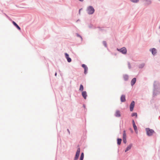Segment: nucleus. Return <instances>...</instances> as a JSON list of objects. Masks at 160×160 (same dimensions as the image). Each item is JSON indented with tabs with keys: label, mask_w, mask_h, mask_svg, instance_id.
<instances>
[{
	"label": "nucleus",
	"mask_w": 160,
	"mask_h": 160,
	"mask_svg": "<svg viewBox=\"0 0 160 160\" xmlns=\"http://www.w3.org/2000/svg\"><path fill=\"white\" fill-rule=\"evenodd\" d=\"M80 10H79V13H80Z\"/></svg>",
	"instance_id": "nucleus-30"
},
{
	"label": "nucleus",
	"mask_w": 160,
	"mask_h": 160,
	"mask_svg": "<svg viewBox=\"0 0 160 160\" xmlns=\"http://www.w3.org/2000/svg\"><path fill=\"white\" fill-rule=\"evenodd\" d=\"M82 67L84 68V69L86 68H87L86 65L84 64H83L82 65Z\"/></svg>",
	"instance_id": "nucleus-25"
},
{
	"label": "nucleus",
	"mask_w": 160,
	"mask_h": 160,
	"mask_svg": "<svg viewBox=\"0 0 160 160\" xmlns=\"http://www.w3.org/2000/svg\"><path fill=\"white\" fill-rule=\"evenodd\" d=\"M87 11L89 14H91L94 12L95 10L92 6H90L87 8Z\"/></svg>",
	"instance_id": "nucleus-2"
},
{
	"label": "nucleus",
	"mask_w": 160,
	"mask_h": 160,
	"mask_svg": "<svg viewBox=\"0 0 160 160\" xmlns=\"http://www.w3.org/2000/svg\"><path fill=\"white\" fill-rule=\"evenodd\" d=\"M84 69V73L85 74H86L87 73V71L88 70V68H86Z\"/></svg>",
	"instance_id": "nucleus-21"
},
{
	"label": "nucleus",
	"mask_w": 160,
	"mask_h": 160,
	"mask_svg": "<svg viewBox=\"0 0 160 160\" xmlns=\"http://www.w3.org/2000/svg\"><path fill=\"white\" fill-rule=\"evenodd\" d=\"M84 153L83 152H82L81 153V156L80 158V160H83V158H84Z\"/></svg>",
	"instance_id": "nucleus-19"
},
{
	"label": "nucleus",
	"mask_w": 160,
	"mask_h": 160,
	"mask_svg": "<svg viewBox=\"0 0 160 160\" xmlns=\"http://www.w3.org/2000/svg\"><path fill=\"white\" fill-rule=\"evenodd\" d=\"M80 151V148H78L77 151L75 156L74 160H77L79 155Z\"/></svg>",
	"instance_id": "nucleus-3"
},
{
	"label": "nucleus",
	"mask_w": 160,
	"mask_h": 160,
	"mask_svg": "<svg viewBox=\"0 0 160 160\" xmlns=\"http://www.w3.org/2000/svg\"><path fill=\"white\" fill-rule=\"evenodd\" d=\"M77 36H78V37H80V38H81L82 40V38L81 37V36H80V35H79V34H77Z\"/></svg>",
	"instance_id": "nucleus-28"
},
{
	"label": "nucleus",
	"mask_w": 160,
	"mask_h": 160,
	"mask_svg": "<svg viewBox=\"0 0 160 160\" xmlns=\"http://www.w3.org/2000/svg\"><path fill=\"white\" fill-rule=\"evenodd\" d=\"M147 135L149 136H151L155 133L154 131L149 128H146V129Z\"/></svg>",
	"instance_id": "nucleus-1"
},
{
	"label": "nucleus",
	"mask_w": 160,
	"mask_h": 160,
	"mask_svg": "<svg viewBox=\"0 0 160 160\" xmlns=\"http://www.w3.org/2000/svg\"><path fill=\"white\" fill-rule=\"evenodd\" d=\"M57 72H56L55 73V76H57Z\"/></svg>",
	"instance_id": "nucleus-29"
},
{
	"label": "nucleus",
	"mask_w": 160,
	"mask_h": 160,
	"mask_svg": "<svg viewBox=\"0 0 160 160\" xmlns=\"http://www.w3.org/2000/svg\"><path fill=\"white\" fill-rule=\"evenodd\" d=\"M118 51L122 52V53L125 54L126 53L127 50L126 48L123 47L120 49H118Z\"/></svg>",
	"instance_id": "nucleus-4"
},
{
	"label": "nucleus",
	"mask_w": 160,
	"mask_h": 160,
	"mask_svg": "<svg viewBox=\"0 0 160 160\" xmlns=\"http://www.w3.org/2000/svg\"><path fill=\"white\" fill-rule=\"evenodd\" d=\"M83 90V85L82 84L80 85V88H79V90L81 91H82Z\"/></svg>",
	"instance_id": "nucleus-20"
},
{
	"label": "nucleus",
	"mask_w": 160,
	"mask_h": 160,
	"mask_svg": "<svg viewBox=\"0 0 160 160\" xmlns=\"http://www.w3.org/2000/svg\"><path fill=\"white\" fill-rule=\"evenodd\" d=\"M82 95L84 99H86L87 96V93L86 91H83L82 92Z\"/></svg>",
	"instance_id": "nucleus-8"
},
{
	"label": "nucleus",
	"mask_w": 160,
	"mask_h": 160,
	"mask_svg": "<svg viewBox=\"0 0 160 160\" xmlns=\"http://www.w3.org/2000/svg\"><path fill=\"white\" fill-rule=\"evenodd\" d=\"M132 146V144H129L126 148V149L125 150V152H127L128 151L130 150Z\"/></svg>",
	"instance_id": "nucleus-9"
},
{
	"label": "nucleus",
	"mask_w": 160,
	"mask_h": 160,
	"mask_svg": "<svg viewBox=\"0 0 160 160\" xmlns=\"http://www.w3.org/2000/svg\"><path fill=\"white\" fill-rule=\"evenodd\" d=\"M115 115L116 117H120L121 116L120 112L119 110H117L115 113Z\"/></svg>",
	"instance_id": "nucleus-7"
},
{
	"label": "nucleus",
	"mask_w": 160,
	"mask_h": 160,
	"mask_svg": "<svg viewBox=\"0 0 160 160\" xmlns=\"http://www.w3.org/2000/svg\"><path fill=\"white\" fill-rule=\"evenodd\" d=\"M123 78L125 80H127L128 79V75H125L124 76Z\"/></svg>",
	"instance_id": "nucleus-18"
},
{
	"label": "nucleus",
	"mask_w": 160,
	"mask_h": 160,
	"mask_svg": "<svg viewBox=\"0 0 160 160\" xmlns=\"http://www.w3.org/2000/svg\"><path fill=\"white\" fill-rule=\"evenodd\" d=\"M123 141L124 143H126L127 142L126 138H123Z\"/></svg>",
	"instance_id": "nucleus-23"
},
{
	"label": "nucleus",
	"mask_w": 160,
	"mask_h": 160,
	"mask_svg": "<svg viewBox=\"0 0 160 160\" xmlns=\"http://www.w3.org/2000/svg\"><path fill=\"white\" fill-rule=\"evenodd\" d=\"M103 44H104V46L106 47H107V44H106V43L105 42V41H104L103 42Z\"/></svg>",
	"instance_id": "nucleus-26"
},
{
	"label": "nucleus",
	"mask_w": 160,
	"mask_h": 160,
	"mask_svg": "<svg viewBox=\"0 0 160 160\" xmlns=\"http://www.w3.org/2000/svg\"><path fill=\"white\" fill-rule=\"evenodd\" d=\"M152 54L155 55L156 53V50L154 48H153L152 50Z\"/></svg>",
	"instance_id": "nucleus-14"
},
{
	"label": "nucleus",
	"mask_w": 160,
	"mask_h": 160,
	"mask_svg": "<svg viewBox=\"0 0 160 160\" xmlns=\"http://www.w3.org/2000/svg\"><path fill=\"white\" fill-rule=\"evenodd\" d=\"M151 2L150 0H145V4H149Z\"/></svg>",
	"instance_id": "nucleus-15"
},
{
	"label": "nucleus",
	"mask_w": 160,
	"mask_h": 160,
	"mask_svg": "<svg viewBox=\"0 0 160 160\" xmlns=\"http://www.w3.org/2000/svg\"><path fill=\"white\" fill-rule=\"evenodd\" d=\"M121 101L122 102H124L126 101L125 96L124 95H122L121 97Z\"/></svg>",
	"instance_id": "nucleus-10"
},
{
	"label": "nucleus",
	"mask_w": 160,
	"mask_h": 160,
	"mask_svg": "<svg viewBox=\"0 0 160 160\" xmlns=\"http://www.w3.org/2000/svg\"><path fill=\"white\" fill-rule=\"evenodd\" d=\"M13 25L15 26L19 30H21V28L20 27L17 25V24L14 21H12V22Z\"/></svg>",
	"instance_id": "nucleus-12"
},
{
	"label": "nucleus",
	"mask_w": 160,
	"mask_h": 160,
	"mask_svg": "<svg viewBox=\"0 0 160 160\" xmlns=\"http://www.w3.org/2000/svg\"><path fill=\"white\" fill-rule=\"evenodd\" d=\"M132 124H133V126L135 125V122L133 120V121H132Z\"/></svg>",
	"instance_id": "nucleus-27"
},
{
	"label": "nucleus",
	"mask_w": 160,
	"mask_h": 160,
	"mask_svg": "<svg viewBox=\"0 0 160 160\" xmlns=\"http://www.w3.org/2000/svg\"><path fill=\"white\" fill-rule=\"evenodd\" d=\"M132 116H136L137 117V115L136 113H133L132 114Z\"/></svg>",
	"instance_id": "nucleus-24"
},
{
	"label": "nucleus",
	"mask_w": 160,
	"mask_h": 160,
	"mask_svg": "<svg viewBox=\"0 0 160 160\" xmlns=\"http://www.w3.org/2000/svg\"><path fill=\"white\" fill-rule=\"evenodd\" d=\"M136 78H133L131 81V84L133 86L136 82Z\"/></svg>",
	"instance_id": "nucleus-11"
},
{
	"label": "nucleus",
	"mask_w": 160,
	"mask_h": 160,
	"mask_svg": "<svg viewBox=\"0 0 160 160\" xmlns=\"http://www.w3.org/2000/svg\"><path fill=\"white\" fill-rule=\"evenodd\" d=\"M65 57L67 58L68 61L69 62H70L71 61V59L70 58H69L68 54L67 53H65Z\"/></svg>",
	"instance_id": "nucleus-6"
},
{
	"label": "nucleus",
	"mask_w": 160,
	"mask_h": 160,
	"mask_svg": "<svg viewBox=\"0 0 160 160\" xmlns=\"http://www.w3.org/2000/svg\"><path fill=\"white\" fill-rule=\"evenodd\" d=\"M133 126V128L134 129V130H135V132L136 133V134H138V130L137 128V126L135 125H134Z\"/></svg>",
	"instance_id": "nucleus-13"
},
{
	"label": "nucleus",
	"mask_w": 160,
	"mask_h": 160,
	"mask_svg": "<svg viewBox=\"0 0 160 160\" xmlns=\"http://www.w3.org/2000/svg\"><path fill=\"white\" fill-rule=\"evenodd\" d=\"M159 28L160 29V27H159Z\"/></svg>",
	"instance_id": "nucleus-31"
},
{
	"label": "nucleus",
	"mask_w": 160,
	"mask_h": 160,
	"mask_svg": "<svg viewBox=\"0 0 160 160\" xmlns=\"http://www.w3.org/2000/svg\"><path fill=\"white\" fill-rule=\"evenodd\" d=\"M123 138H126V134L125 130L123 131Z\"/></svg>",
	"instance_id": "nucleus-17"
},
{
	"label": "nucleus",
	"mask_w": 160,
	"mask_h": 160,
	"mask_svg": "<svg viewBox=\"0 0 160 160\" xmlns=\"http://www.w3.org/2000/svg\"><path fill=\"white\" fill-rule=\"evenodd\" d=\"M132 2H133L136 3L138 2L139 0H130Z\"/></svg>",
	"instance_id": "nucleus-22"
},
{
	"label": "nucleus",
	"mask_w": 160,
	"mask_h": 160,
	"mask_svg": "<svg viewBox=\"0 0 160 160\" xmlns=\"http://www.w3.org/2000/svg\"><path fill=\"white\" fill-rule=\"evenodd\" d=\"M122 141L121 139L118 138L117 139V143L118 145H120L121 144Z\"/></svg>",
	"instance_id": "nucleus-16"
},
{
	"label": "nucleus",
	"mask_w": 160,
	"mask_h": 160,
	"mask_svg": "<svg viewBox=\"0 0 160 160\" xmlns=\"http://www.w3.org/2000/svg\"><path fill=\"white\" fill-rule=\"evenodd\" d=\"M135 102L134 101H132L130 104V110L131 111H132L134 106Z\"/></svg>",
	"instance_id": "nucleus-5"
}]
</instances>
